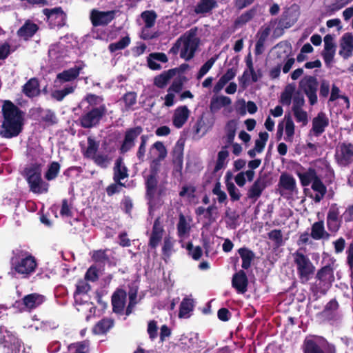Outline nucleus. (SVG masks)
Segmentation results:
<instances>
[{
  "label": "nucleus",
  "instance_id": "nucleus-13",
  "mask_svg": "<svg viewBox=\"0 0 353 353\" xmlns=\"http://www.w3.org/2000/svg\"><path fill=\"white\" fill-rule=\"evenodd\" d=\"M43 13L46 15L50 28H61L65 24L66 14L61 7L45 8Z\"/></svg>",
  "mask_w": 353,
  "mask_h": 353
},
{
  "label": "nucleus",
  "instance_id": "nucleus-57",
  "mask_svg": "<svg viewBox=\"0 0 353 353\" xmlns=\"http://www.w3.org/2000/svg\"><path fill=\"white\" fill-rule=\"evenodd\" d=\"M268 238L279 248L283 245V234L281 230H272L268 234Z\"/></svg>",
  "mask_w": 353,
  "mask_h": 353
},
{
  "label": "nucleus",
  "instance_id": "nucleus-47",
  "mask_svg": "<svg viewBox=\"0 0 353 353\" xmlns=\"http://www.w3.org/2000/svg\"><path fill=\"white\" fill-rule=\"evenodd\" d=\"M295 85L294 84H288L285 88L283 92L281 94V102L284 104L289 105L291 103L292 99L293 98V94L295 92Z\"/></svg>",
  "mask_w": 353,
  "mask_h": 353
},
{
  "label": "nucleus",
  "instance_id": "nucleus-33",
  "mask_svg": "<svg viewBox=\"0 0 353 353\" xmlns=\"http://www.w3.org/2000/svg\"><path fill=\"white\" fill-rule=\"evenodd\" d=\"M232 100L230 97L224 95L214 96L211 99L210 109L212 113H216L222 108L230 105Z\"/></svg>",
  "mask_w": 353,
  "mask_h": 353
},
{
  "label": "nucleus",
  "instance_id": "nucleus-43",
  "mask_svg": "<svg viewBox=\"0 0 353 353\" xmlns=\"http://www.w3.org/2000/svg\"><path fill=\"white\" fill-rule=\"evenodd\" d=\"M194 301L192 299L185 297L183 299L180 304L179 317V318H188L190 313L193 310Z\"/></svg>",
  "mask_w": 353,
  "mask_h": 353
},
{
  "label": "nucleus",
  "instance_id": "nucleus-51",
  "mask_svg": "<svg viewBox=\"0 0 353 353\" xmlns=\"http://www.w3.org/2000/svg\"><path fill=\"white\" fill-rule=\"evenodd\" d=\"M74 87L67 85L61 90H56L53 91L51 96L53 99L58 101H61L67 95L74 92Z\"/></svg>",
  "mask_w": 353,
  "mask_h": 353
},
{
  "label": "nucleus",
  "instance_id": "nucleus-37",
  "mask_svg": "<svg viewBox=\"0 0 353 353\" xmlns=\"http://www.w3.org/2000/svg\"><path fill=\"white\" fill-rule=\"evenodd\" d=\"M168 60L166 54L163 52L150 53L147 58L148 65L152 70L161 69V65L157 61L166 63Z\"/></svg>",
  "mask_w": 353,
  "mask_h": 353
},
{
  "label": "nucleus",
  "instance_id": "nucleus-1",
  "mask_svg": "<svg viewBox=\"0 0 353 353\" xmlns=\"http://www.w3.org/2000/svg\"><path fill=\"white\" fill-rule=\"evenodd\" d=\"M3 122L0 136L12 139L20 134L24 125V112L11 101L6 100L2 106Z\"/></svg>",
  "mask_w": 353,
  "mask_h": 353
},
{
  "label": "nucleus",
  "instance_id": "nucleus-60",
  "mask_svg": "<svg viewBox=\"0 0 353 353\" xmlns=\"http://www.w3.org/2000/svg\"><path fill=\"white\" fill-rule=\"evenodd\" d=\"M259 139L255 141V146L254 148L256 150L257 152H261L266 144V142L268 139L269 134L266 132H261L259 134Z\"/></svg>",
  "mask_w": 353,
  "mask_h": 353
},
{
  "label": "nucleus",
  "instance_id": "nucleus-8",
  "mask_svg": "<svg viewBox=\"0 0 353 353\" xmlns=\"http://www.w3.org/2000/svg\"><path fill=\"white\" fill-rule=\"evenodd\" d=\"M106 250H97L92 256L94 264L90 267V281H95L102 275L104 266L109 261V258L105 253Z\"/></svg>",
  "mask_w": 353,
  "mask_h": 353
},
{
  "label": "nucleus",
  "instance_id": "nucleus-21",
  "mask_svg": "<svg viewBox=\"0 0 353 353\" xmlns=\"http://www.w3.org/2000/svg\"><path fill=\"white\" fill-rule=\"evenodd\" d=\"M24 176L28 184V187H30L42 179L41 177V166L39 163H32L30 166L24 169Z\"/></svg>",
  "mask_w": 353,
  "mask_h": 353
},
{
  "label": "nucleus",
  "instance_id": "nucleus-15",
  "mask_svg": "<svg viewBox=\"0 0 353 353\" xmlns=\"http://www.w3.org/2000/svg\"><path fill=\"white\" fill-rule=\"evenodd\" d=\"M143 128L141 126L129 128L125 131V137L121 146V152L124 154L134 146V141L142 133Z\"/></svg>",
  "mask_w": 353,
  "mask_h": 353
},
{
  "label": "nucleus",
  "instance_id": "nucleus-48",
  "mask_svg": "<svg viewBox=\"0 0 353 353\" xmlns=\"http://www.w3.org/2000/svg\"><path fill=\"white\" fill-rule=\"evenodd\" d=\"M141 18L144 23L143 26L153 27L155 24L157 14L154 10H145L141 14Z\"/></svg>",
  "mask_w": 353,
  "mask_h": 353
},
{
  "label": "nucleus",
  "instance_id": "nucleus-49",
  "mask_svg": "<svg viewBox=\"0 0 353 353\" xmlns=\"http://www.w3.org/2000/svg\"><path fill=\"white\" fill-rule=\"evenodd\" d=\"M49 186V183L44 181L41 179L39 181H37L35 183H33V185L29 187V188L30 191L32 192L41 194L47 193L48 192Z\"/></svg>",
  "mask_w": 353,
  "mask_h": 353
},
{
  "label": "nucleus",
  "instance_id": "nucleus-45",
  "mask_svg": "<svg viewBox=\"0 0 353 353\" xmlns=\"http://www.w3.org/2000/svg\"><path fill=\"white\" fill-rule=\"evenodd\" d=\"M60 168L61 165L57 161L51 162L45 173V179L48 181H52L55 179L60 172Z\"/></svg>",
  "mask_w": 353,
  "mask_h": 353
},
{
  "label": "nucleus",
  "instance_id": "nucleus-52",
  "mask_svg": "<svg viewBox=\"0 0 353 353\" xmlns=\"http://www.w3.org/2000/svg\"><path fill=\"white\" fill-rule=\"evenodd\" d=\"M236 127L237 123L235 120H230L227 123L225 126V131L228 143H232L233 142L236 134Z\"/></svg>",
  "mask_w": 353,
  "mask_h": 353
},
{
  "label": "nucleus",
  "instance_id": "nucleus-28",
  "mask_svg": "<svg viewBox=\"0 0 353 353\" xmlns=\"http://www.w3.org/2000/svg\"><path fill=\"white\" fill-rule=\"evenodd\" d=\"M217 7V0H199L194 6V12L199 15H205L212 13Z\"/></svg>",
  "mask_w": 353,
  "mask_h": 353
},
{
  "label": "nucleus",
  "instance_id": "nucleus-55",
  "mask_svg": "<svg viewBox=\"0 0 353 353\" xmlns=\"http://www.w3.org/2000/svg\"><path fill=\"white\" fill-rule=\"evenodd\" d=\"M246 66L248 69L244 71L243 75L239 78V83L243 85H245L248 81V72H253L254 66L251 54H249L245 59Z\"/></svg>",
  "mask_w": 353,
  "mask_h": 353
},
{
  "label": "nucleus",
  "instance_id": "nucleus-20",
  "mask_svg": "<svg viewBox=\"0 0 353 353\" xmlns=\"http://www.w3.org/2000/svg\"><path fill=\"white\" fill-rule=\"evenodd\" d=\"M81 69V66L75 65L73 68L63 70L62 72L57 74L55 83H57V85L61 86L63 83L76 79L79 75Z\"/></svg>",
  "mask_w": 353,
  "mask_h": 353
},
{
  "label": "nucleus",
  "instance_id": "nucleus-30",
  "mask_svg": "<svg viewBox=\"0 0 353 353\" xmlns=\"http://www.w3.org/2000/svg\"><path fill=\"white\" fill-rule=\"evenodd\" d=\"M22 92L28 98H34L40 95L41 90L37 78L30 79L23 86Z\"/></svg>",
  "mask_w": 353,
  "mask_h": 353
},
{
  "label": "nucleus",
  "instance_id": "nucleus-54",
  "mask_svg": "<svg viewBox=\"0 0 353 353\" xmlns=\"http://www.w3.org/2000/svg\"><path fill=\"white\" fill-rule=\"evenodd\" d=\"M130 43V38L128 36H125L121 39L119 41L110 43L108 46V49L111 52H114L119 50L125 48Z\"/></svg>",
  "mask_w": 353,
  "mask_h": 353
},
{
  "label": "nucleus",
  "instance_id": "nucleus-31",
  "mask_svg": "<svg viewBox=\"0 0 353 353\" xmlns=\"http://www.w3.org/2000/svg\"><path fill=\"white\" fill-rule=\"evenodd\" d=\"M248 278L243 270H239L234 274L232 280V285L238 293L243 294L247 291Z\"/></svg>",
  "mask_w": 353,
  "mask_h": 353
},
{
  "label": "nucleus",
  "instance_id": "nucleus-7",
  "mask_svg": "<svg viewBox=\"0 0 353 353\" xmlns=\"http://www.w3.org/2000/svg\"><path fill=\"white\" fill-rule=\"evenodd\" d=\"M74 299L77 310L79 312L88 303V270L85 272L84 278L79 279L76 284Z\"/></svg>",
  "mask_w": 353,
  "mask_h": 353
},
{
  "label": "nucleus",
  "instance_id": "nucleus-14",
  "mask_svg": "<svg viewBox=\"0 0 353 353\" xmlns=\"http://www.w3.org/2000/svg\"><path fill=\"white\" fill-rule=\"evenodd\" d=\"M335 159L337 163L343 166H347L353 162V145L343 143L336 149Z\"/></svg>",
  "mask_w": 353,
  "mask_h": 353
},
{
  "label": "nucleus",
  "instance_id": "nucleus-46",
  "mask_svg": "<svg viewBox=\"0 0 353 353\" xmlns=\"http://www.w3.org/2000/svg\"><path fill=\"white\" fill-rule=\"evenodd\" d=\"M92 159L97 165L102 168H106L111 161V158L108 154L100 152H94Z\"/></svg>",
  "mask_w": 353,
  "mask_h": 353
},
{
  "label": "nucleus",
  "instance_id": "nucleus-5",
  "mask_svg": "<svg viewBox=\"0 0 353 353\" xmlns=\"http://www.w3.org/2000/svg\"><path fill=\"white\" fill-rule=\"evenodd\" d=\"M179 39L181 43L180 57L185 61L191 60L194 57L200 43V39L197 37V29H190Z\"/></svg>",
  "mask_w": 353,
  "mask_h": 353
},
{
  "label": "nucleus",
  "instance_id": "nucleus-12",
  "mask_svg": "<svg viewBox=\"0 0 353 353\" xmlns=\"http://www.w3.org/2000/svg\"><path fill=\"white\" fill-rule=\"evenodd\" d=\"M46 300V299L44 295L38 293H31L24 296L21 301H17L15 305H17V307L21 305V310L32 312L41 305Z\"/></svg>",
  "mask_w": 353,
  "mask_h": 353
},
{
  "label": "nucleus",
  "instance_id": "nucleus-41",
  "mask_svg": "<svg viewBox=\"0 0 353 353\" xmlns=\"http://www.w3.org/2000/svg\"><path fill=\"white\" fill-rule=\"evenodd\" d=\"M270 29L265 28L264 30L257 33L258 40L256 43L254 52L256 55H260L265 51V43L270 34Z\"/></svg>",
  "mask_w": 353,
  "mask_h": 353
},
{
  "label": "nucleus",
  "instance_id": "nucleus-19",
  "mask_svg": "<svg viewBox=\"0 0 353 353\" xmlns=\"http://www.w3.org/2000/svg\"><path fill=\"white\" fill-rule=\"evenodd\" d=\"M127 294L125 290L118 289L112 296V310L114 313L123 314L125 305Z\"/></svg>",
  "mask_w": 353,
  "mask_h": 353
},
{
  "label": "nucleus",
  "instance_id": "nucleus-22",
  "mask_svg": "<svg viewBox=\"0 0 353 353\" xmlns=\"http://www.w3.org/2000/svg\"><path fill=\"white\" fill-rule=\"evenodd\" d=\"M164 233V229L160 217H157L154 222L152 233L150 237L149 245L155 248L161 242Z\"/></svg>",
  "mask_w": 353,
  "mask_h": 353
},
{
  "label": "nucleus",
  "instance_id": "nucleus-42",
  "mask_svg": "<svg viewBox=\"0 0 353 353\" xmlns=\"http://www.w3.org/2000/svg\"><path fill=\"white\" fill-rule=\"evenodd\" d=\"M238 253L242 259V268L245 270L250 268L252 261L255 257L254 253L247 248H239L238 250Z\"/></svg>",
  "mask_w": 353,
  "mask_h": 353
},
{
  "label": "nucleus",
  "instance_id": "nucleus-44",
  "mask_svg": "<svg viewBox=\"0 0 353 353\" xmlns=\"http://www.w3.org/2000/svg\"><path fill=\"white\" fill-rule=\"evenodd\" d=\"M39 112L43 113L41 117V121L45 123L47 126L54 125L58 123L55 113L50 109L43 110L39 108Z\"/></svg>",
  "mask_w": 353,
  "mask_h": 353
},
{
  "label": "nucleus",
  "instance_id": "nucleus-39",
  "mask_svg": "<svg viewBox=\"0 0 353 353\" xmlns=\"http://www.w3.org/2000/svg\"><path fill=\"white\" fill-rule=\"evenodd\" d=\"M128 176V169L124 165L123 159L119 158L117 159L114 167V182H119Z\"/></svg>",
  "mask_w": 353,
  "mask_h": 353
},
{
  "label": "nucleus",
  "instance_id": "nucleus-16",
  "mask_svg": "<svg viewBox=\"0 0 353 353\" xmlns=\"http://www.w3.org/2000/svg\"><path fill=\"white\" fill-rule=\"evenodd\" d=\"M339 306L336 300L332 299L326 304L325 308L321 312V316L329 321L336 322L339 321L342 315L338 310Z\"/></svg>",
  "mask_w": 353,
  "mask_h": 353
},
{
  "label": "nucleus",
  "instance_id": "nucleus-58",
  "mask_svg": "<svg viewBox=\"0 0 353 353\" xmlns=\"http://www.w3.org/2000/svg\"><path fill=\"white\" fill-rule=\"evenodd\" d=\"M217 57H211L209 60H208L200 68L197 75L196 79H201L203 76H205L208 71L212 68L215 61H216Z\"/></svg>",
  "mask_w": 353,
  "mask_h": 353
},
{
  "label": "nucleus",
  "instance_id": "nucleus-64",
  "mask_svg": "<svg viewBox=\"0 0 353 353\" xmlns=\"http://www.w3.org/2000/svg\"><path fill=\"white\" fill-rule=\"evenodd\" d=\"M348 3V1L345 0H339L336 1L335 3L331 4L330 6H328L326 8L327 13L329 15H332L335 12L341 10L342 8H343L345 6H346Z\"/></svg>",
  "mask_w": 353,
  "mask_h": 353
},
{
  "label": "nucleus",
  "instance_id": "nucleus-24",
  "mask_svg": "<svg viewBox=\"0 0 353 353\" xmlns=\"http://www.w3.org/2000/svg\"><path fill=\"white\" fill-rule=\"evenodd\" d=\"M265 188V179L261 176L257 178L248 190V198L255 202L261 196Z\"/></svg>",
  "mask_w": 353,
  "mask_h": 353
},
{
  "label": "nucleus",
  "instance_id": "nucleus-26",
  "mask_svg": "<svg viewBox=\"0 0 353 353\" xmlns=\"http://www.w3.org/2000/svg\"><path fill=\"white\" fill-rule=\"evenodd\" d=\"M296 174L299 176L303 186H307L319 178L315 169L313 168L305 169L303 167H301L300 170H297L296 171Z\"/></svg>",
  "mask_w": 353,
  "mask_h": 353
},
{
  "label": "nucleus",
  "instance_id": "nucleus-18",
  "mask_svg": "<svg viewBox=\"0 0 353 353\" xmlns=\"http://www.w3.org/2000/svg\"><path fill=\"white\" fill-rule=\"evenodd\" d=\"M331 235V233L325 230L323 220L316 221L311 226L310 236L314 240L327 241Z\"/></svg>",
  "mask_w": 353,
  "mask_h": 353
},
{
  "label": "nucleus",
  "instance_id": "nucleus-27",
  "mask_svg": "<svg viewBox=\"0 0 353 353\" xmlns=\"http://www.w3.org/2000/svg\"><path fill=\"white\" fill-rule=\"evenodd\" d=\"M339 54L345 59H348L352 54L353 51V35L350 33H345L343 35L340 42Z\"/></svg>",
  "mask_w": 353,
  "mask_h": 353
},
{
  "label": "nucleus",
  "instance_id": "nucleus-25",
  "mask_svg": "<svg viewBox=\"0 0 353 353\" xmlns=\"http://www.w3.org/2000/svg\"><path fill=\"white\" fill-rule=\"evenodd\" d=\"M324 50L323 57L325 63L329 65L334 59L335 54L336 46L334 43V38L331 34H327L324 37Z\"/></svg>",
  "mask_w": 353,
  "mask_h": 353
},
{
  "label": "nucleus",
  "instance_id": "nucleus-29",
  "mask_svg": "<svg viewBox=\"0 0 353 353\" xmlns=\"http://www.w3.org/2000/svg\"><path fill=\"white\" fill-rule=\"evenodd\" d=\"M280 188L286 191L289 194H293L297 192L296 182L295 179L286 172L281 174L279 181Z\"/></svg>",
  "mask_w": 353,
  "mask_h": 353
},
{
  "label": "nucleus",
  "instance_id": "nucleus-9",
  "mask_svg": "<svg viewBox=\"0 0 353 353\" xmlns=\"http://www.w3.org/2000/svg\"><path fill=\"white\" fill-rule=\"evenodd\" d=\"M0 346L12 352H19L21 341L4 325L0 326Z\"/></svg>",
  "mask_w": 353,
  "mask_h": 353
},
{
  "label": "nucleus",
  "instance_id": "nucleus-62",
  "mask_svg": "<svg viewBox=\"0 0 353 353\" xmlns=\"http://www.w3.org/2000/svg\"><path fill=\"white\" fill-rule=\"evenodd\" d=\"M226 185L231 200L232 201H239L241 196L239 190L231 182H228Z\"/></svg>",
  "mask_w": 353,
  "mask_h": 353
},
{
  "label": "nucleus",
  "instance_id": "nucleus-4",
  "mask_svg": "<svg viewBox=\"0 0 353 353\" xmlns=\"http://www.w3.org/2000/svg\"><path fill=\"white\" fill-rule=\"evenodd\" d=\"M336 266V259L329 258L327 262L317 271L316 279L319 281L317 285L320 293L325 294L331 288L334 281V271Z\"/></svg>",
  "mask_w": 353,
  "mask_h": 353
},
{
  "label": "nucleus",
  "instance_id": "nucleus-34",
  "mask_svg": "<svg viewBox=\"0 0 353 353\" xmlns=\"http://www.w3.org/2000/svg\"><path fill=\"white\" fill-rule=\"evenodd\" d=\"M192 219L185 216L182 213L179 215V222L176 225L177 233L180 238L184 239L187 237L190 232V222Z\"/></svg>",
  "mask_w": 353,
  "mask_h": 353
},
{
  "label": "nucleus",
  "instance_id": "nucleus-61",
  "mask_svg": "<svg viewBox=\"0 0 353 353\" xmlns=\"http://www.w3.org/2000/svg\"><path fill=\"white\" fill-rule=\"evenodd\" d=\"M294 118L297 123H301L302 126H305L308 123V115L306 111L303 109L292 110Z\"/></svg>",
  "mask_w": 353,
  "mask_h": 353
},
{
  "label": "nucleus",
  "instance_id": "nucleus-36",
  "mask_svg": "<svg viewBox=\"0 0 353 353\" xmlns=\"http://www.w3.org/2000/svg\"><path fill=\"white\" fill-rule=\"evenodd\" d=\"M106 113L107 108L105 105H100L99 106L90 108V128L98 124Z\"/></svg>",
  "mask_w": 353,
  "mask_h": 353
},
{
  "label": "nucleus",
  "instance_id": "nucleus-23",
  "mask_svg": "<svg viewBox=\"0 0 353 353\" xmlns=\"http://www.w3.org/2000/svg\"><path fill=\"white\" fill-rule=\"evenodd\" d=\"M114 17V11L100 12L93 10L91 14V21L94 26H105Z\"/></svg>",
  "mask_w": 353,
  "mask_h": 353
},
{
  "label": "nucleus",
  "instance_id": "nucleus-63",
  "mask_svg": "<svg viewBox=\"0 0 353 353\" xmlns=\"http://www.w3.org/2000/svg\"><path fill=\"white\" fill-rule=\"evenodd\" d=\"M305 104V99L300 92H296L292 98V110H299L303 109V106Z\"/></svg>",
  "mask_w": 353,
  "mask_h": 353
},
{
  "label": "nucleus",
  "instance_id": "nucleus-40",
  "mask_svg": "<svg viewBox=\"0 0 353 353\" xmlns=\"http://www.w3.org/2000/svg\"><path fill=\"white\" fill-rule=\"evenodd\" d=\"M145 185L146 196L150 200H152L154 198L157 187V179L155 172H152L147 176Z\"/></svg>",
  "mask_w": 353,
  "mask_h": 353
},
{
  "label": "nucleus",
  "instance_id": "nucleus-10",
  "mask_svg": "<svg viewBox=\"0 0 353 353\" xmlns=\"http://www.w3.org/2000/svg\"><path fill=\"white\" fill-rule=\"evenodd\" d=\"M343 223L342 216L339 207L336 203L332 204L327 213L326 225L331 234H336L341 228Z\"/></svg>",
  "mask_w": 353,
  "mask_h": 353
},
{
  "label": "nucleus",
  "instance_id": "nucleus-32",
  "mask_svg": "<svg viewBox=\"0 0 353 353\" xmlns=\"http://www.w3.org/2000/svg\"><path fill=\"white\" fill-rule=\"evenodd\" d=\"M190 115V110L187 106L178 107L174 113L172 122L173 125L177 128H181L187 121Z\"/></svg>",
  "mask_w": 353,
  "mask_h": 353
},
{
  "label": "nucleus",
  "instance_id": "nucleus-38",
  "mask_svg": "<svg viewBox=\"0 0 353 353\" xmlns=\"http://www.w3.org/2000/svg\"><path fill=\"white\" fill-rule=\"evenodd\" d=\"M312 189L316 192V194L311 195L310 197L315 203H319L327 192V188L320 178H318L312 183Z\"/></svg>",
  "mask_w": 353,
  "mask_h": 353
},
{
  "label": "nucleus",
  "instance_id": "nucleus-6",
  "mask_svg": "<svg viewBox=\"0 0 353 353\" xmlns=\"http://www.w3.org/2000/svg\"><path fill=\"white\" fill-rule=\"evenodd\" d=\"M303 351L304 353H336V347L322 336H311L305 339Z\"/></svg>",
  "mask_w": 353,
  "mask_h": 353
},
{
  "label": "nucleus",
  "instance_id": "nucleus-11",
  "mask_svg": "<svg viewBox=\"0 0 353 353\" xmlns=\"http://www.w3.org/2000/svg\"><path fill=\"white\" fill-rule=\"evenodd\" d=\"M317 79L312 76H305L299 82V88L309 99L310 105H314L317 102Z\"/></svg>",
  "mask_w": 353,
  "mask_h": 353
},
{
  "label": "nucleus",
  "instance_id": "nucleus-56",
  "mask_svg": "<svg viewBox=\"0 0 353 353\" xmlns=\"http://www.w3.org/2000/svg\"><path fill=\"white\" fill-rule=\"evenodd\" d=\"M285 131L287 137L285 138L286 141H291L292 139V137L294 134V123L290 115L285 116Z\"/></svg>",
  "mask_w": 353,
  "mask_h": 353
},
{
  "label": "nucleus",
  "instance_id": "nucleus-3",
  "mask_svg": "<svg viewBox=\"0 0 353 353\" xmlns=\"http://www.w3.org/2000/svg\"><path fill=\"white\" fill-rule=\"evenodd\" d=\"M292 256L301 283H306L314 273V265L301 249L294 252Z\"/></svg>",
  "mask_w": 353,
  "mask_h": 353
},
{
  "label": "nucleus",
  "instance_id": "nucleus-50",
  "mask_svg": "<svg viewBox=\"0 0 353 353\" xmlns=\"http://www.w3.org/2000/svg\"><path fill=\"white\" fill-rule=\"evenodd\" d=\"M112 321L103 319L93 327L92 332L96 334H104L112 326Z\"/></svg>",
  "mask_w": 353,
  "mask_h": 353
},
{
  "label": "nucleus",
  "instance_id": "nucleus-17",
  "mask_svg": "<svg viewBox=\"0 0 353 353\" xmlns=\"http://www.w3.org/2000/svg\"><path fill=\"white\" fill-rule=\"evenodd\" d=\"M329 125V119L323 112L318 113L317 116L312 119V128L310 132H313L316 137L323 134Z\"/></svg>",
  "mask_w": 353,
  "mask_h": 353
},
{
  "label": "nucleus",
  "instance_id": "nucleus-59",
  "mask_svg": "<svg viewBox=\"0 0 353 353\" xmlns=\"http://www.w3.org/2000/svg\"><path fill=\"white\" fill-rule=\"evenodd\" d=\"M172 74L173 73L172 72V71L169 70L168 72L161 74L157 76V77H155V79H154L155 85H157L159 88H164L167 85L169 79L172 77Z\"/></svg>",
  "mask_w": 353,
  "mask_h": 353
},
{
  "label": "nucleus",
  "instance_id": "nucleus-35",
  "mask_svg": "<svg viewBox=\"0 0 353 353\" xmlns=\"http://www.w3.org/2000/svg\"><path fill=\"white\" fill-rule=\"evenodd\" d=\"M38 30L39 27L36 23L27 21L17 30V35L24 40H28L32 37Z\"/></svg>",
  "mask_w": 353,
  "mask_h": 353
},
{
  "label": "nucleus",
  "instance_id": "nucleus-53",
  "mask_svg": "<svg viewBox=\"0 0 353 353\" xmlns=\"http://www.w3.org/2000/svg\"><path fill=\"white\" fill-rule=\"evenodd\" d=\"M172 161L174 164L182 168L183 161V148L182 145H176L172 152Z\"/></svg>",
  "mask_w": 353,
  "mask_h": 353
},
{
  "label": "nucleus",
  "instance_id": "nucleus-2",
  "mask_svg": "<svg viewBox=\"0 0 353 353\" xmlns=\"http://www.w3.org/2000/svg\"><path fill=\"white\" fill-rule=\"evenodd\" d=\"M12 254L10 261L11 270L21 275L23 279L29 278L37 268L35 257L28 251L21 249H15L12 250Z\"/></svg>",
  "mask_w": 353,
  "mask_h": 353
}]
</instances>
